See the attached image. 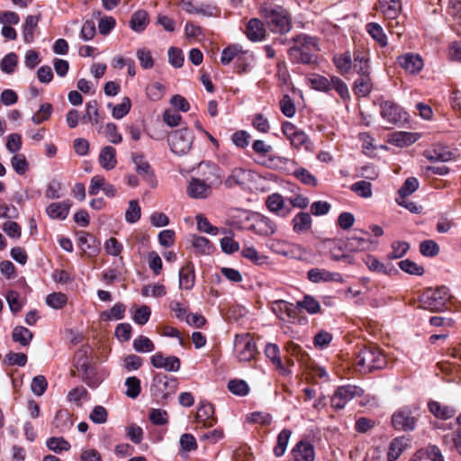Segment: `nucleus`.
<instances>
[{"mask_svg":"<svg viewBox=\"0 0 461 461\" xmlns=\"http://www.w3.org/2000/svg\"><path fill=\"white\" fill-rule=\"evenodd\" d=\"M241 50L242 47L238 44H232L223 49L221 55V64L229 65L230 62H234Z\"/></svg>","mask_w":461,"mask_h":461,"instance_id":"obj_48","label":"nucleus"},{"mask_svg":"<svg viewBox=\"0 0 461 461\" xmlns=\"http://www.w3.org/2000/svg\"><path fill=\"white\" fill-rule=\"evenodd\" d=\"M291 46L287 50L289 59L295 64L316 65L321 50L318 38L300 33L291 39Z\"/></svg>","mask_w":461,"mask_h":461,"instance_id":"obj_1","label":"nucleus"},{"mask_svg":"<svg viewBox=\"0 0 461 461\" xmlns=\"http://www.w3.org/2000/svg\"><path fill=\"white\" fill-rule=\"evenodd\" d=\"M330 258L333 260H341L346 258L345 243L341 240H330L327 241Z\"/></svg>","mask_w":461,"mask_h":461,"instance_id":"obj_39","label":"nucleus"},{"mask_svg":"<svg viewBox=\"0 0 461 461\" xmlns=\"http://www.w3.org/2000/svg\"><path fill=\"white\" fill-rule=\"evenodd\" d=\"M167 141L173 153L185 155L192 149L194 134L187 128L176 130L168 135Z\"/></svg>","mask_w":461,"mask_h":461,"instance_id":"obj_7","label":"nucleus"},{"mask_svg":"<svg viewBox=\"0 0 461 461\" xmlns=\"http://www.w3.org/2000/svg\"><path fill=\"white\" fill-rule=\"evenodd\" d=\"M125 385L127 387L126 395L129 398L135 399L137 398L141 391L140 380L136 376L128 377L125 381Z\"/></svg>","mask_w":461,"mask_h":461,"instance_id":"obj_54","label":"nucleus"},{"mask_svg":"<svg viewBox=\"0 0 461 461\" xmlns=\"http://www.w3.org/2000/svg\"><path fill=\"white\" fill-rule=\"evenodd\" d=\"M131 107V99L129 97H124L121 104L113 106L112 115L115 119H122L130 113Z\"/></svg>","mask_w":461,"mask_h":461,"instance_id":"obj_56","label":"nucleus"},{"mask_svg":"<svg viewBox=\"0 0 461 461\" xmlns=\"http://www.w3.org/2000/svg\"><path fill=\"white\" fill-rule=\"evenodd\" d=\"M70 206L68 202L52 203L47 207L46 212L51 219L65 220L68 215Z\"/></svg>","mask_w":461,"mask_h":461,"instance_id":"obj_31","label":"nucleus"},{"mask_svg":"<svg viewBox=\"0 0 461 461\" xmlns=\"http://www.w3.org/2000/svg\"><path fill=\"white\" fill-rule=\"evenodd\" d=\"M429 411L440 420H448L455 416L456 411L450 405L443 404L437 401H430L428 403Z\"/></svg>","mask_w":461,"mask_h":461,"instance_id":"obj_26","label":"nucleus"},{"mask_svg":"<svg viewBox=\"0 0 461 461\" xmlns=\"http://www.w3.org/2000/svg\"><path fill=\"white\" fill-rule=\"evenodd\" d=\"M410 439L405 436H401L393 438L388 447L387 459L388 461L397 460L404 449L408 447Z\"/></svg>","mask_w":461,"mask_h":461,"instance_id":"obj_28","label":"nucleus"},{"mask_svg":"<svg viewBox=\"0 0 461 461\" xmlns=\"http://www.w3.org/2000/svg\"><path fill=\"white\" fill-rule=\"evenodd\" d=\"M11 164L14 170L19 175H24L29 168L27 159L23 154L14 155L11 159Z\"/></svg>","mask_w":461,"mask_h":461,"instance_id":"obj_63","label":"nucleus"},{"mask_svg":"<svg viewBox=\"0 0 461 461\" xmlns=\"http://www.w3.org/2000/svg\"><path fill=\"white\" fill-rule=\"evenodd\" d=\"M449 299V290L446 286L428 289L420 297V307L430 312H441Z\"/></svg>","mask_w":461,"mask_h":461,"instance_id":"obj_4","label":"nucleus"},{"mask_svg":"<svg viewBox=\"0 0 461 461\" xmlns=\"http://www.w3.org/2000/svg\"><path fill=\"white\" fill-rule=\"evenodd\" d=\"M245 32L251 41H261L266 37L267 30L262 21L252 18L248 22Z\"/></svg>","mask_w":461,"mask_h":461,"instance_id":"obj_24","label":"nucleus"},{"mask_svg":"<svg viewBox=\"0 0 461 461\" xmlns=\"http://www.w3.org/2000/svg\"><path fill=\"white\" fill-rule=\"evenodd\" d=\"M292 435V430L288 429H284L277 436L276 445L274 447V454L276 456H282L287 447L289 439Z\"/></svg>","mask_w":461,"mask_h":461,"instance_id":"obj_43","label":"nucleus"},{"mask_svg":"<svg viewBox=\"0 0 461 461\" xmlns=\"http://www.w3.org/2000/svg\"><path fill=\"white\" fill-rule=\"evenodd\" d=\"M155 381L164 395L174 393L177 389V380L176 378H169L166 375L157 376Z\"/></svg>","mask_w":461,"mask_h":461,"instance_id":"obj_41","label":"nucleus"},{"mask_svg":"<svg viewBox=\"0 0 461 461\" xmlns=\"http://www.w3.org/2000/svg\"><path fill=\"white\" fill-rule=\"evenodd\" d=\"M18 63V57L15 53H9L5 55L1 60L0 67L2 71L11 74L14 71Z\"/></svg>","mask_w":461,"mask_h":461,"instance_id":"obj_64","label":"nucleus"},{"mask_svg":"<svg viewBox=\"0 0 461 461\" xmlns=\"http://www.w3.org/2000/svg\"><path fill=\"white\" fill-rule=\"evenodd\" d=\"M199 171L203 182L213 188L221 184V170L214 163L202 162L199 166Z\"/></svg>","mask_w":461,"mask_h":461,"instance_id":"obj_12","label":"nucleus"},{"mask_svg":"<svg viewBox=\"0 0 461 461\" xmlns=\"http://www.w3.org/2000/svg\"><path fill=\"white\" fill-rule=\"evenodd\" d=\"M292 224L294 232L303 233L312 228V220L308 212H301L294 217Z\"/></svg>","mask_w":461,"mask_h":461,"instance_id":"obj_34","label":"nucleus"},{"mask_svg":"<svg viewBox=\"0 0 461 461\" xmlns=\"http://www.w3.org/2000/svg\"><path fill=\"white\" fill-rule=\"evenodd\" d=\"M353 366L356 371L361 374L370 373L374 370L383 369L387 365L384 354L375 346L363 347L356 353Z\"/></svg>","mask_w":461,"mask_h":461,"instance_id":"obj_3","label":"nucleus"},{"mask_svg":"<svg viewBox=\"0 0 461 461\" xmlns=\"http://www.w3.org/2000/svg\"><path fill=\"white\" fill-rule=\"evenodd\" d=\"M132 162L135 165V170L142 180L145 181L151 188H155L158 185L157 178L150 164L145 159L141 154L132 155Z\"/></svg>","mask_w":461,"mask_h":461,"instance_id":"obj_11","label":"nucleus"},{"mask_svg":"<svg viewBox=\"0 0 461 461\" xmlns=\"http://www.w3.org/2000/svg\"><path fill=\"white\" fill-rule=\"evenodd\" d=\"M282 132L295 149H300L308 141V136L304 131L297 129V127L290 122H283Z\"/></svg>","mask_w":461,"mask_h":461,"instance_id":"obj_14","label":"nucleus"},{"mask_svg":"<svg viewBox=\"0 0 461 461\" xmlns=\"http://www.w3.org/2000/svg\"><path fill=\"white\" fill-rule=\"evenodd\" d=\"M53 108L50 104H43L41 105L40 109L33 114L32 121L35 124H40L47 121L50 117Z\"/></svg>","mask_w":461,"mask_h":461,"instance_id":"obj_59","label":"nucleus"},{"mask_svg":"<svg viewBox=\"0 0 461 461\" xmlns=\"http://www.w3.org/2000/svg\"><path fill=\"white\" fill-rule=\"evenodd\" d=\"M258 348L250 333L238 334L234 339V355L240 362H249L255 358Z\"/></svg>","mask_w":461,"mask_h":461,"instance_id":"obj_5","label":"nucleus"},{"mask_svg":"<svg viewBox=\"0 0 461 461\" xmlns=\"http://www.w3.org/2000/svg\"><path fill=\"white\" fill-rule=\"evenodd\" d=\"M391 423L396 430L412 431L416 428L417 419L410 408L402 407L393 413Z\"/></svg>","mask_w":461,"mask_h":461,"instance_id":"obj_9","label":"nucleus"},{"mask_svg":"<svg viewBox=\"0 0 461 461\" xmlns=\"http://www.w3.org/2000/svg\"><path fill=\"white\" fill-rule=\"evenodd\" d=\"M133 348L137 352H151L155 349L154 343L146 336L140 335L133 340Z\"/></svg>","mask_w":461,"mask_h":461,"instance_id":"obj_53","label":"nucleus"},{"mask_svg":"<svg viewBox=\"0 0 461 461\" xmlns=\"http://www.w3.org/2000/svg\"><path fill=\"white\" fill-rule=\"evenodd\" d=\"M228 389L230 393L239 396H245L249 393V387L244 380L233 379L228 383Z\"/></svg>","mask_w":461,"mask_h":461,"instance_id":"obj_58","label":"nucleus"},{"mask_svg":"<svg viewBox=\"0 0 461 461\" xmlns=\"http://www.w3.org/2000/svg\"><path fill=\"white\" fill-rule=\"evenodd\" d=\"M12 338L14 342L20 343L22 346H28L32 338L33 333L27 328L17 326L14 329Z\"/></svg>","mask_w":461,"mask_h":461,"instance_id":"obj_40","label":"nucleus"},{"mask_svg":"<svg viewBox=\"0 0 461 461\" xmlns=\"http://www.w3.org/2000/svg\"><path fill=\"white\" fill-rule=\"evenodd\" d=\"M100 166L105 170H112L117 165L116 149L112 146L104 147L98 156Z\"/></svg>","mask_w":461,"mask_h":461,"instance_id":"obj_27","label":"nucleus"},{"mask_svg":"<svg viewBox=\"0 0 461 461\" xmlns=\"http://www.w3.org/2000/svg\"><path fill=\"white\" fill-rule=\"evenodd\" d=\"M68 303V297L63 293H52L46 298V303L53 309H62Z\"/></svg>","mask_w":461,"mask_h":461,"instance_id":"obj_55","label":"nucleus"},{"mask_svg":"<svg viewBox=\"0 0 461 461\" xmlns=\"http://www.w3.org/2000/svg\"><path fill=\"white\" fill-rule=\"evenodd\" d=\"M104 134L107 140L113 144H119L122 141V136L118 132L117 126L113 122L105 124Z\"/></svg>","mask_w":461,"mask_h":461,"instance_id":"obj_57","label":"nucleus"},{"mask_svg":"<svg viewBox=\"0 0 461 461\" xmlns=\"http://www.w3.org/2000/svg\"><path fill=\"white\" fill-rule=\"evenodd\" d=\"M267 248L279 255L288 256L291 253L289 244L282 240L272 239L267 244Z\"/></svg>","mask_w":461,"mask_h":461,"instance_id":"obj_52","label":"nucleus"},{"mask_svg":"<svg viewBox=\"0 0 461 461\" xmlns=\"http://www.w3.org/2000/svg\"><path fill=\"white\" fill-rule=\"evenodd\" d=\"M125 306L121 303H115L109 312L101 313V318L104 321L122 320L124 317Z\"/></svg>","mask_w":461,"mask_h":461,"instance_id":"obj_51","label":"nucleus"},{"mask_svg":"<svg viewBox=\"0 0 461 461\" xmlns=\"http://www.w3.org/2000/svg\"><path fill=\"white\" fill-rule=\"evenodd\" d=\"M420 134L416 132L397 131L392 135V141L400 147L409 146L416 142Z\"/></svg>","mask_w":461,"mask_h":461,"instance_id":"obj_37","label":"nucleus"},{"mask_svg":"<svg viewBox=\"0 0 461 461\" xmlns=\"http://www.w3.org/2000/svg\"><path fill=\"white\" fill-rule=\"evenodd\" d=\"M151 365L155 368L165 369L168 372H177L180 369L181 362L177 357H165L161 352H157L150 357Z\"/></svg>","mask_w":461,"mask_h":461,"instance_id":"obj_15","label":"nucleus"},{"mask_svg":"<svg viewBox=\"0 0 461 461\" xmlns=\"http://www.w3.org/2000/svg\"><path fill=\"white\" fill-rule=\"evenodd\" d=\"M259 14L267 21L271 32L285 34L291 31L292 19L283 6L266 1L260 5Z\"/></svg>","mask_w":461,"mask_h":461,"instance_id":"obj_2","label":"nucleus"},{"mask_svg":"<svg viewBox=\"0 0 461 461\" xmlns=\"http://www.w3.org/2000/svg\"><path fill=\"white\" fill-rule=\"evenodd\" d=\"M372 86L370 74L357 76V77L354 79L353 92L356 95L364 97L369 95Z\"/></svg>","mask_w":461,"mask_h":461,"instance_id":"obj_30","label":"nucleus"},{"mask_svg":"<svg viewBox=\"0 0 461 461\" xmlns=\"http://www.w3.org/2000/svg\"><path fill=\"white\" fill-rule=\"evenodd\" d=\"M212 187L198 177H192L188 183L187 194L194 199H204L212 194Z\"/></svg>","mask_w":461,"mask_h":461,"instance_id":"obj_18","label":"nucleus"},{"mask_svg":"<svg viewBox=\"0 0 461 461\" xmlns=\"http://www.w3.org/2000/svg\"><path fill=\"white\" fill-rule=\"evenodd\" d=\"M350 190L361 198H370L373 195L372 184L366 180L357 181L350 185Z\"/></svg>","mask_w":461,"mask_h":461,"instance_id":"obj_45","label":"nucleus"},{"mask_svg":"<svg viewBox=\"0 0 461 461\" xmlns=\"http://www.w3.org/2000/svg\"><path fill=\"white\" fill-rule=\"evenodd\" d=\"M191 243L197 254L210 255L212 252L213 246L212 242L204 237L194 235Z\"/></svg>","mask_w":461,"mask_h":461,"instance_id":"obj_38","label":"nucleus"},{"mask_svg":"<svg viewBox=\"0 0 461 461\" xmlns=\"http://www.w3.org/2000/svg\"><path fill=\"white\" fill-rule=\"evenodd\" d=\"M41 15H28L23 25V37L26 43H31L34 40V32L38 27Z\"/></svg>","mask_w":461,"mask_h":461,"instance_id":"obj_33","label":"nucleus"},{"mask_svg":"<svg viewBox=\"0 0 461 461\" xmlns=\"http://www.w3.org/2000/svg\"><path fill=\"white\" fill-rule=\"evenodd\" d=\"M137 59L142 68L149 69L154 66V59L150 50L146 48L138 49L136 51Z\"/></svg>","mask_w":461,"mask_h":461,"instance_id":"obj_60","label":"nucleus"},{"mask_svg":"<svg viewBox=\"0 0 461 461\" xmlns=\"http://www.w3.org/2000/svg\"><path fill=\"white\" fill-rule=\"evenodd\" d=\"M308 278L312 283L337 281L341 276L337 273H331L321 268H312L307 273Z\"/></svg>","mask_w":461,"mask_h":461,"instance_id":"obj_32","label":"nucleus"},{"mask_svg":"<svg viewBox=\"0 0 461 461\" xmlns=\"http://www.w3.org/2000/svg\"><path fill=\"white\" fill-rule=\"evenodd\" d=\"M372 246L370 234L363 230L348 232V249L351 251L369 249Z\"/></svg>","mask_w":461,"mask_h":461,"instance_id":"obj_13","label":"nucleus"},{"mask_svg":"<svg viewBox=\"0 0 461 461\" xmlns=\"http://www.w3.org/2000/svg\"><path fill=\"white\" fill-rule=\"evenodd\" d=\"M381 116L388 122L396 124L402 121L401 108L393 101H383L380 104Z\"/></svg>","mask_w":461,"mask_h":461,"instance_id":"obj_20","label":"nucleus"},{"mask_svg":"<svg viewBox=\"0 0 461 461\" xmlns=\"http://www.w3.org/2000/svg\"><path fill=\"white\" fill-rule=\"evenodd\" d=\"M46 445L50 450L58 454L68 451L71 447L70 443L63 437H51L47 440Z\"/></svg>","mask_w":461,"mask_h":461,"instance_id":"obj_46","label":"nucleus"},{"mask_svg":"<svg viewBox=\"0 0 461 461\" xmlns=\"http://www.w3.org/2000/svg\"><path fill=\"white\" fill-rule=\"evenodd\" d=\"M246 172L240 167L234 168L230 176L225 179V185L228 188H231L235 185H240L245 183Z\"/></svg>","mask_w":461,"mask_h":461,"instance_id":"obj_47","label":"nucleus"},{"mask_svg":"<svg viewBox=\"0 0 461 461\" xmlns=\"http://www.w3.org/2000/svg\"><path fill=\"white\" fill-rule=\"evenodd\" d=\"M400 66L410 74H418L421 71L424 64L422 59L413 53H407L398 58Z\"/></svg>","mask_w":461,"mask_h":461,"instance_id":"obj_21","label":"nucleus"},{"mask_svg":"<svg viewBox=\"0 0 461 461\" xmlns=\"http://www.w3.org/2000/svg\"><path fill=\"white\" fill-rule=\"evenodd\" d=\"M376 10L387 19H395L402 11L401 0H378Z\"/></svg>","mask_w":461,"mask_h":461,"instance_id":"obj_23","label":"nucleus"},{"mask_svg":"<svg viewBox=\"0 0 461 461\" xmlns=\"http://www.w3.org/2000/svg\"><path fill=\"white\" fill-rule=\"evenodd\" d=\"M349 59H348V74L353 77L356 76H362L370 74L369 55L365 48L357 49L354 51L353 61L348 65Z\"/></svg>","mask_w":461,"mask_h":461,"instance_id":"obj_10","label":"nucleus"},{"mask_svg":"<svg viewBox=\"0 0 461 461\" xmlns=\"http://www.w3.org/2000/svg\"><path fill=\"white\" fill-rule=\"evenodd\" d=\"M242 213L247 221H251L248 229L255 234L267 237L276 233L277 225L274 220L260 213H249L246 211H243Z\"/></svg>","mask_w":461,"mask_h":461,"instance_id":"obj_6","label":"nucleus"},{"mask_svg":"<svg viewBox=\"0 0 461 461\" xmlns=\"http://www.w3.org/2000/svg\"><path fill=\"white\" fill-rule=\"evenodd\" d=\"M419 181L416 177H408L399 189V196L406 198L419 188Z\"/></svg>","mask_w":461,"mask_h":461,"instance_id":"obj_61","label":"nucleus"},{"mask_svg":"<svg viewBox=\"0 0 461 461\" xmlns=\"http://www.w3.org/2000/svg\"><path fill=\"white\" fill-rule=\"evenodd\" d=\"M253 56L248 50L242 49L237 59L234 60V67L237 73L241 74L248 71Z\"/></svg>","mask_w":461,"mask_h":461,"instance_id":"obj_44","label":"nucleus"},{"mask_svg":"<svg viewBox=\"0 0 461 461\" xmlns=\"http://www.w3.org/2000/svg\"><path fill=\"white\" fill-rule=\"evenodd\" d=\"M198 230L215 236L218 234V228L212 225L208 219L203 215L198 214L195 217Z\"/></svg>","mask_w":461,"mask_h":461,"instance_id":"obj_62","label":"nucleus"},{"mask_svg":"<svg viewBox=\"0 0 461 461\" xmlns=\"http://www.w3.org/2000/svg\"><path fill=\"white\" fill-rule=\"evenodd\" d=\"M297 307L305 310L310 314H315L321 310L320 303L311 295H304L302 301H298Z\"/></svg>","mask_w":461,"mask_h":461,"instance_id":"obj_49","label":"nucleus"},{"mask_svg":"<svg viewBox=\"0 0 461 461\" xmlns=\"http://www.w3.org/2000/svg\"><path fill=\"white\" fill-rule=\"evenodd\" d=\"M195 283L194 266L191 261H187L179 270V287L181 289L190 290Z\"/></svg>","mask_w":461,"mask_h":461,"instance_id":"obj_25","label":"nucleus"},{"mask_svg":"<svg viewBox=\"0 0 461 461\" xmlns=\"http://www.w3.org/2000/svg\"><path fill=\"white\" fill-rule=\"evenodd\" d=\"M368 34L381 46L387 45V37L380 24L376 23H369L366 24Z\"/></svg>","mask_w":461,"mask_h":461,"instance_id":"obj_42","label":"nucleus"},{"mask_svg":"<svg viewBox=\"0 0 461 461\" xmlns=\"http://www.w3.org/2000/svg\"><path fill=\"white\" fill-rule=\"evenodd\" d=\"M265 204L271 212L278 216L285 217L291 212V209L285 206V198L278 193L269 194Z\"/></svg>","mask_w":461,"mask_h":461,"instance_id":"obj_19","label":"nucleus"},{"mask_svg":"<svg viewBox=\"0 0 461 461\" xmlns=\"http://www.w3.org/2000/svg\"><path fill=\"white\" fill-rule=\"evenodd\" d=\"M294 176L303 184L316 187L318 185L317 178L306 168L300 167L294 170Z\"/></svg>","mask_w":461,"mask_h":461,"instance_id":"obj_50","label":"nucleus"},{"mask_svg":"<svg viewBox=\"0 0 461 461\" xmlns=\"http://www.w3.org/2000/svg\"><path fill=\"white\" fill-rule=\"evenodd\" d=\"M195 420L200 425V428L212 427L217 421L212 404L201 402L196 411Z\"/></svg>","mask_w":461,"mask_h":461,"instance_id":"obj_16","label":"nucleus"},{"mask_svg":"<svg viewBox=\"0 0 461 461\" xmlns=\"http://www.w3.org/2000/svg\"><path fill=\"white\" fill-rule=\"evenodd\" d=\"M241 256L251 263L260 266L267 261V257L259 253L253 246H244L241 249Z\"/></svg>","mask_w":461,"mask_h":461,"instance_id":"obj_36","label":"nucleus"},{"mask_svg":"<svg viewBox=\"0 0 461 461\" xmlns=\"http://www.w3.org/2000/svg\"><path fill=\"white\" fill-rule=\"evenodd\" d=\"M291 454L293 461H314L315 459L314 447L306 440L297 442Z\"/></svg>","mask_w":461,"mask_h":461,"instance_id":"obj_17","label":"nucleus"},{"mask_svg":"<svg viewBox=\"0 0 461 461\" xmlns=\"http://www.w3.org/2000/svg\"><path fill=\"white\" fill-rule=\"evenodd\" d=\"M149 23V16L147 11L140 9L134 12L129 22L130 28L137 32L140 33L144 32Z\"/></svg>","mask_w":461,"mask_h":461,"instance_id":"obj_29","label":"nucleus"},{"mask_svg":"<svg viewBox=\"0 0 461 461\" xmlns=\"http://www.w3.org/2000/svg\"><path fill=\"white\" fill-rule=\"evenodd\" d=\"M423 156L429 161L437 162L442 161L446 162L451 159L452 153L445 150L440 146H435L432 149H426L423 152Z\"/></svg>","mask_w":461,"mask_h":461,"instance_id":"obj_35","label":"nucleus"},{"mask_svg":"<svg viewBox=\"0 0 461 461\" xmlns=\"http://www.w3.org/2000/svg\"><path fill=\"white\" fill-rule=\"evenodd\" d=\"M310 86L317 91L327 92L330 89H335L342 98L346 97V87L341 79L331 77L330 80L327 77L314 74L308 78Z\"/></svg>","mask_w":461,"mask_h":461,"instance_id":"obj_8","label":"nucleus"},{"mask_svg":"<svg viewBox=\"0 0 461 461\" xmlns=\"http://www.w3.org/2000/svg\"><path fill=\"white\" fill-rule=\"evenodd\" d=\"M265 355L276 366L280 375H287L290 374V370L283 364L280 349L276 344L267 343L265 347Z\"/></svg>","mask_w":461,"mask_h":461,"instance_id":"obj_22","label":"nucleus"}]
</instances>
